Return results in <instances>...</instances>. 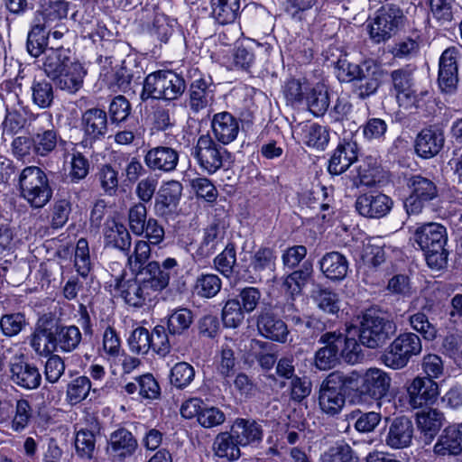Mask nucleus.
<instances>
[{
	"instance_id": "f257e3e1",
	"label": "nucleus",
	"mask_w": 462,
	"mask_h": 462,
	"mask_svg": "<svg viewBox=\"0 0 462 462\" xmlns=\"http://www.w3.org/2000/svg\"><path fill=\"white\" fill-rule=\"evenodd\" d=\"M150 256L149 244L145 240H138L134 244L133 253L127 257V264L149 291H161L169 284L171 274L167 271H162L158 262H148Z\"/></svg>"
},
{
	"instance_id": "f03ea898",
	"label": "nucleus",
	"mask_w": 462,
	"mask_h": 462,
	"mask_svg": "<svg viewBox=\"0 0 462 462\" xmlns=\"http://www.w3.org/2000/svg\"><path fill=\"white\" fill-rule=\"evenodd\" d=\"M423 251L427 264L431 269L440 270L445 267L448 251L445 245L448 241L446 227L440 224L430 222L418 226L411 237Z\"/></svg>"
},
{
	"instance_id": "7ed1b4c3",
	"label": "nucleus",
	"mask_w": 462,
	"mask_h": 462,
	"mask_svg": "<svg viewBox=\"0 0 462 462\" xmlns=\"http://www.w3.org/2000/svg\"><path fill=\"white\" fill-rule=\"evenodd\" d=\"M184 79L172 70H158L150 73L143 81L141 99H164L173 101L178 99L185 91Z\"/></svg>"
},
{
	"instance_id": "20e7f679",
	"label": "nucleus",
	"mask_w": 462,
	"mask_h": 462,
	"mask_svg": "<svg viewBox=\"0 0 462 462\" xmlns=\"http://www.w3.org/2000/svg\"><path fill=\"white\" fill-rule=\"evenodd\" d=\"M21 197L32 208H41L51 199L52 189L45 172L39 167L24 168L19 175Z\"/></svg>"
},
{
	"instance_id": "39448f33",
	"label": "nucleus",
	"mask_w": 462,
	"mask_h": 462,
	"mask_svg": "<svg viewBox=\"0 0 462 462\" xmlns=\"http://www.w3.org/2000/svg\"><path fill=\"white\" fill-rule=\"evenodd\" d=\"M352 382L353 378L342 372L330 373L319 387V405L320 410L329 416L338 414L346 402L345 389Z\"/></svg>"
},
{
	"instance_id": "423d86ee",
	"label": "nucleus",
	"mask_w": 462,
	"mask_h": 462,
	"mask_svg": "<svg viewBox=\"0 0 462 462\" xmlns=\"http://www.w3.org/2000/svg\"><path fill=\"white\" fill-rule=\"evenodd\" d=\"M404 20L405 16L400 6L394 4L383 5L368 25L370 38L375 43L388 41L398 32Z\"/></svg>"
},
{
	"instance_id": "0eeeda50",
	"label": "nucleus",
	"mask_w": 462,
	"mask_h": 462,
	"mask_svg": "<svg viewBox=\"0 0 462 462\" xmlns=\"http://www.w3.org/2000/svg\"><path fill=\"white\" fill-rule=\"evenodd\" d=\"M422 346L419 336L403 333L398 336L384 350L381 361L392 369H402L409 361L421 353Z\"/></svg>"
},
{
	"instance_id": "6e6552de",
	"label": "nucleus",
	"mask_w": 462,
	"mask_h": 462,
	"mask_svg": "<svg viewBox=\"0 0 462 462\" xmlns=\"http://www.w3.org/2000/svg\"><path fill=\"white\" fill-rule=\"evenodd\" d=\"M407 187L410 195L404 201V207L409 215L420 213L431 200L438 197L435 182L420 174L410 177Z\"/></svg>"
},
{
	"instance_id": "1a4fd4ad",
	"label": "nucleus",
	"mask_w": 462,
	"mask_h": 462,
	"mask_svg": "<svg viewBox=\"0 0 462 462\" xmlns=\"http://www.w3.org/2000/svg\"><path fill=\"white\" fill-rule=\"evenodd\" d=\"M360 342L372 349L382 346L396 332L393 319H356Z\"/></svg>"
},
{
	"instance_id": "9d476101",
	"label": "nucleus",
	"mask_w": 462,
	"mask_h": 462,
	"mask_svg": "<svg viewBox=\"0 0 462 462\" xmlns=\"http://www.w3.org/2000/svg\"><path fill=\"white\" fill-rule=\"evenodd\" d=\"M193 154L204 171L214 173L223 166L227 151L210 135L202 134L197 141Z\"/></svg>"
},
{
	"instance_id": "9b49d317",
	"label": "nucleus",
	"mask_w": 462,
	"mask_h": 462,
	"mask_svg": "<svg viewBox=\"0 0 462 462\" xmlns=\"http://www.w3.org/2000/svg\"><path fill=\"white\" fill-rule=\"evenodd\" d=\"M415 427L411 418L398 416L388 420L384 428L383 443L392 449H402L412 445Z\"/></svg>"
},
{
	"instance_id": "f8f14e48",
	"label": "nucleus",
	"mask_w": 462,
	"mask_h": 462,
	"mask_svg": "<svg viewBox=\"0 0 462 462\" xmlns=\"http://www.w3.org/2000/svg\"><path fill=\"white\" fill-rule=\"evenodd\" d=\"M390 78L392 89L395 92L399 105L404 107L415 106L419 98L414 88L413 69L411 66L393 70Z\"/></svg>"
},
{
	"instance_id": "ddd939ff",
	"label": "nucleus",
	"mask_w": 462,
	"mask_h": 462,
	"mask_svg": "<svg viewBox=\"0 0 462 462\" xmlns=\"http://www.w3.org/2000/svg\"><path fill=\"white\" fill-rule=\"evenodd\" d=\"M391 381L390 375L383 370L369 368L361 376L357 392L361 396L381 400L387 395Z\"/></svg>"
},
{
	"instance_id": "4468645a",
	"label": "nucleus",
	"mask_w": 462,
	"mask_h": 462,
	"mask_svg": "<svg viewBox=\"0 0 462 462\" xmlns=\"http://www.w3.org/2000/svg\"><path fill=\"white\" fill-rule=\"evenodd\" d=\"M33 131V149L37 154L46 155L56 147L57 134L53 129L52 116L50 113L44 112L37 116Z\"/></svg>"
},
{
	"instance_id": "2eb2a0df",
	"label": "nucleus",
	"mask_w": 462,
	"mask_h": 462,
	"mask_svg": "<svg viewBox=\"0 0 462 462\" xmlns=\"http://www.w3.org/2000/svg\"><path fill=\"white\" fill-rule=\"evenodd\" d=\"M100 424L94 417H89L84 427L75 426L74 445L76 454L82 459L90 460L96 451L97 436L100 433Z\"/></svg>"
},
{
	"instance_id": "dca6fc26",
	"label": "nucleus",
	"mask_w": 462,
	"mask_h": 462,
	"mask_svg": "<svg viewBox=\"0 0 462 462\" xmlns=\"http://www.w3.org/2000/svg\"><path fill=\"white\" fill-rule=\"evenodd\" d=\"M460 54L457 47L446 49L439 59V85L443 92L450 93L456 89L457 76V58Z\"/></svg>"
},
{
	"instance_id": "f3484780",
	"label": "nucleus",
	"mask_w": 462,
	"mask_h": 462,
	"mask_svg": "<svg viewBox=\"0 0 462 462\" xmlns=\"http://www.w3.org/2000/svg\"><path fill=\"white\" fill-rule=\"evenodd\" d=\"M393 200L383 193H365L356 201L358 213L365 217L380 218L386 216L393 207Z\"/></svg>"
},
{
	"instance_id": "a211bd4d",
	"label": "nucleus",
	"mask_w": 462,
	"mask_h": 462,
	"mask_svg": "<svg viewBox=\"0 0 462 462\" xmlns=\"http://www.w3.org/2000/svg\"><path fill=\"white\" fill-rule=\"evenodd\" d=\"M143 161L152 171L171 172L178 165L179 152L170 146L159 145L147 150Z\"/></svg>"
},
{
	"instance_id": "6ab92c4d",
	"label": "nucleus",
	"mask_w": 462,
	"mask_h": 462,
	"mask_svg": "<svg viewBox=\"0 0 462 462\" xmlns=\"http://www.w3.org/2000/svg\"><path fill=\"white\" fill-rule=\"evenodd\" d=\"M182 194V184L178 180L163 183L155 198L154 212L159 217L172 215L179 205Z\"/></svg>"
},
{
	"instance_id": "aec40b11",
	"label": "nucleus",
	"mask_w": 462,
	"mask_h": 462,
	"mask_svg": "<svg viewBox=\"0 0 462 462\" xmlns=\"http://www.w3.org/2000/svg\"><path fill=\"white\" fill-rule=\"evenodd\" d=\"M410 403L413 408L433 404L439 394V385L430 377H416L407 388Z\"/></svg>"
},
{
	"instance_id": "412c9836",
	"label": "nucleus",
	"mask_w": 462,
	"mask_h": 462,
	"mask_svg": "<svg viewBox=\"0 0 462 462\" xmlns=\"http://www.w3.org/2000/svg\"><path fill=\"white\" fill-rule=\"evenodd\" d=\"M105 63H107L110 69L103 66L101 76L109 89L114 92H126L130 89V84L133 79V73L125 65V61L113 65L111 58H106Z\"/></svg>"
},
{
	"instance_id": "4be33fe9",
	"label": "nucleus",
	"mask_w": 462,
	"mask_h": 462,
	"mask_svg": "<svg viewBox=\"0 0 462 462\" xmlns=\"http://www.w3.org/2000/svg\"><path fill=\"white\" fill-rule=\"evenodd\" d=\"M260 299L261 292L257 288H244L239 293V299H230L226 302L222 309V318L250 314L259 304Z\"/></svg>"
},
{
	"instance_id": "5701e85b",
	"label": "nucleus",
	"mask_w": 462,
	"mask_h": 462,
	"mask_svg": "<svg viewBox=\"0 0 462 462\" xmlns=\"http://www.w3.org/2000/svg\"><path fill=\"white\" fill-rule=\"evenodd\" d=\"M211 129L216 140L226 145L234 142L240 131V122L231 113H217L211 119Z\"/></svg>"
},
{
	"instance_id": "b1692460",
	"label": "nucleus",
	"mask_w": 462,
	"mask_h": 462,
	"mask_svg": "<svg viewBox=\"0 0 462 462\" xmlns=\"http://www.w3.org/2000/svg\"><path fill=\"white\" fill-rule=\"evenodd\" d=\"M81 126L87 141L101 140L108 131L106 112L96 107L86 110L81 117Z\"/></svg>"
},
{
	"instance_id": "393cba45",
	"label": "nucleus",
	"mask_w": 462,
	"mask_h": 462,
	"mask_svg": "<svg viewBox=\"0 0 462 462\" xmlns=\"http://www.w3.org/2000/svg\"><path fill=\"white\" fill-rule=\"evenodd\" d=\"M10 372L12 382L21 388L34 390L41 385L42 374L34 365L19 358L11 364Z\"/></svg>"
},
{
	"instance_id": "a878e982",
	"label": "nucleus",
	"mask_w": 462,
	"mask_h": 462,
	"mask_svg": "<svg viewBox=\"0 0 462 462\" xmlns=\"http://www.w3.org/2000/svg\"><path fill=\"white\" fill-rule=\"evenodd\" d=\"M344 333L336 332V340H340L339 356L351 365L356 364L363 358L362 349L356 339L357 336V327L352 322L345 323Z\"/></svg>"
},
{
	"instance_id": "bb28decb",
	"label": "nucleus",
	"mask_w": 462,
	"mask_h": 462,
	"mask_svg": "<svg viewBox=\"0 0 462 462\" xmlns=\"http://www.w3.org/2000/svg\"><path fill=\"white\" fill-rule=\"evenodd\" d=\"M357 158V143L354 141H344L333 152L328 170L331 174L339 175L356 162Z\"/></svg>"
},
{
	"instance_id": "cd10ccee",
	"label": "nucleus",
	"mask_w": 462,
	"mask_h": 462,
	"mask_svg": "<svg viewBox=\"0 0 462 462\" xmlns=\"http://www.w3.org/2000/svg\"><path fill=\"white\" fill-rule=\"evenodd\" d=\"M444 143L445 137L441 130L431 127L425 128L416 137L415 151L422 158H432L441 151Z\"/></svg>"
},
{
	"instance_id": "c85d7f7f",
	"label": "nucleus",
	"mask_w": 462,
	"mask_h": 462,
	"mask_svg": "<svg viewBox=\"0 0 462 462\" xmlns=\"http://www.w3.org/2000/svg\"><path fill=\"white\" fill-rule=\"evenodd\" d=\"M214 88L210 79H194L189 88V106L194 113L205 109L214 102Z\"/></svg>"
},
{
	"instance_id": "c756f323",
	"label": "nucleus",
	"mask_w": 462,
	"mask_h": 462,
	"mask_svg": "<svg viewBox=\"0 0 462 462\" xmlns=\"http://www.w3.org/2000/svg\"><path fill=\"white\" fill-rule=\"evenodd\" d=\"M85 76L86 70L82 64L72 61L51 80L60 89L74 94L82 88Z\"/></svg>"
},
{
	"instance_id": "7c9ffc66",
	"label": "nucleus",
	"mask_w": 462,
	"mask_h": 462,
	"mask_svg": "<svg viewBox=\"0 0 462 462\" xmlns=\"http://www.w3.org/2000/svg\"><path fill=\"white\" fill-rule=\"evenodd\" d=\"M53 335L52 319H39L31 345L40 356H48L57 351Z\"/></svg>"
},
{
	"instance_id": "2f4dec72",
	"label": "nucleus",
	"mask_w": 462,
	"mask_h": 462,
	"mask_svg": "<svg viewBox=\"0 0 462 462\" xmlns=\"http://www.w3.org/2000/svg\"><path fill=\"white\" fill-rule=\"evenodd\" d=\"M443 413L436 409L422 411L417 414V427L425 444L432 442L443 426Z\"/></svg>"
},
{
	"instance_id": "473e14b6",
	"label": "nucleus",
	"mask_w": 462,
	"mask_h": 462,
	"mask_svg": "<svg viewBox=\"0 0 462 462\" xmlns=\"http://www.w3.org/2000/svg\"><path fill=\"white\" fill-rule=\"evenodd\" d=\"M384 72L376 64L373 63L365 69L364 75L354 83V94L360 99H365L376 93Z\"/></svg>"
},
{
	"instance_id": "72a5a7b5",
	"label": "nucleus",
	"mask_w": 462,
	"mask_h": 462,
	"mask_svg": "<svg viewBox=\"0 0 462 462\" xmlns=\"http://www.w3.org/2000/svg\"><path fill=\"white\" fill-rule=\"evenodd\" d=\"M462 428L448 426L439 437L433 451L437 456H456L462 451Z\"/></svg>"
},
{
	"instance_id": "f704fd0d",
	"label": "nucleus",
	"mask_w": 462,
	"mask_h": 462,
	"mask_svg": "<svg viewBox=\"0 0 462 462\" xmlns=\"http://www.w3.org/2000/svg\"><path fill=\"white\" fill-rule=\"evenodd\" d=\"M321 340L327 343V346L321 347L316 352L315 365L319 370H328L334 367L339 358L340 340H336V332H330L323 335Z\"/></svg>"
},
{
	"instance_id": "c9c22d12",
	"label": "nucleus",
	"mask_w": 462,
	"mask_h": 462,
	"mask_svg": "<svg viewBox=\"0 0 462 462\" xmlns=\"http://www.w3.org/2000/svg\"><path fill=\"white\" fill-rule=\"evenodd\" d=\"M321 273L331 281L343 280L348 272V261L339 252L325 254L319 262Z\"/></svg>"
},
{
	"instance_id": "e433bc0d",
	"label": "nucleus",
	"mask_w": 462,
	"mask_h": 462,
	"mask_svg": "<svg viewBox=\"0 0 462 462\" xmlns=\"http://www.w3.org/2000/svg\"><path fill=\"white\" fill-rule=\"evenodd\" d=\"M132 237L127 228L115 220L109 221L104 227V242L106 247L116 248L130 254Z\"/></svg>"
},
{
	"instance_id": "4c0bfd02",
	"label": "nucleus",
	"mask_w": 462,
	"mask_h": 462,
	"mask_svg": "<svg viewBox=\"0 0 462 462\" xmlns=\"http://www.w3.org/2000/svg\"><path fill=\"white\" fill-rule=\"evenodd\" d=\"M69 51L60 48H50L43 52L42 69L48 78L53 79L59 73L68 66L71 61Z\"/></svg>"
},
{
	"instance_id": "58836bf2",
	"label": "nucleus",
	"mask_w": 462,
	"mask_h": 462,
	"mask_svg": "<svg viewBox=\"0 0 462 462\" xmlns=\"http://www.w3.org/2000/svg\"><path fill=\"white\" fill-rule=\"evenodd\" d=\"M234 437L241 446H247L255 442H259L263 438L262 426L252 420L236 419L232 428Z\"/></svg>"
},
{
	"instance_id": "ea45409f",
	"label": "nucleus",
	"mask_w": 462,
	"mask_h": 462,
	"mask_svg": "<svg viewBox=\"0 0 462 462\" xmlns=\"http://www.w3.org/2000/svg\"><path fill=\"white\" fill-rule=\"evenodd\" d=\"M276 254L270 247L262 246L254 252L250 260V268L260 279L270 277L275 270Z\"/></svg>"
},
{
	"instance_id": "a19ab883",
	"label": "nucleus",
	"mask_w": 462,
	"mask_h": 462,
	"mask_svg": "<svg viewBox=\"0 0 462 462\" xmlns=\"http://www.w3.org/2000/svg\"><path fill=\"white\" fill-rule=\"evenodd\" d=\"M241 0H210V16L219 24L233 23L239 15Z\"/></svg>"
},
{
	"instance_id": "79ce46f5",
	"label": "nucleus",
	"mask_w": 462,
	"mask_h": 462,
	"mask_svg": "<svg viewBox=\"0 0 462 462\" xmlns=\"http://www.w3.org/2000/svg\"><path fill=\"white\" fill-rule=\"evenodd\" d=\"M109 444L116 457L125 459L133 456L138 443L133 434L126 429H119L110 435Z\"/></svg>"
},
{
	"instance_id": "37998d69",
	"label": "nucleus",
	"mask_w": 462,
	"mask_h": 462,
	"mask_svg": "<svg viewBox=\"0 0 462 462\" xmlns=\"http://www.w3.org/2000/svg\"><path fill=\"white\" fill-rule=\"evenodd\" d=\"M309 111L315 116H322L328 111L330 98L328 88L322 83L310 87L305 96Z\"/></svg>"
},
{
	"instance_id": "c03bdc74",
	"label": "nucleus",
	"mask_w": 462,
	"mask_h": 462,
	"mask_svg": "<svg viewBox=\"0 0 462 462\" xmlns=\"http://www.w3.org/2000/svg\"><path fill=\"white\" fill-rule=\"evenodd\" d=\"M226 235L224 226L218 223H212L204 230V236L197 254L201 257H208L215 254L220 245H223Z\"/></svg>"
},
{
	"instance_id": "a18cd8bd",
	"label": "nucleus",
	"mask_w": 462,
	"mask_h": 462,
	"mask_svg": "<svg viewBox=\"0 0 462 462\" xmlns=\"http://www.w3.org/2000/svg\"><path fill=\"white\" fill-rule=\"evenodd\" d=\"M240 444L234 437V432L225 431L218 433L213 442V450L216 456L229 461L236 460L241 457Z\"/></svg>"
},
{
	"instance_id": "49530a36",
	"label": "nucleus",
	"mask_w": 462,
	"mask_h": 462,
	"mask_svg": "<svg viewBox=\"0 0 462 462\" xmlns=\"http://www.w3.org/2000/svg\"><path fill=\"white\" fill-rule=\"evenodd\" d=\"M117 290L126 303L132 306H140L147 296H150L149 290L138 281L135 276L133 280L120 282L117 283Z\"/></svg>"
},
{
	"instance_id": "de8ad7c7",
	"label": "nucleus",
	"mask_w": 462,
	"mask_h": 462,
	"mask_svg": "<svg viewBox=\"0 0 462 462\" xmlns=\"http://www.w3.org/2000/svg\"><path fill=\"white\" fill-rule=\"evenodd\" d=\"M53 335L56 349L63 352L72 351L81 340V333L75 326L63 327L53 323Z\"/></svg>"
},
{
	"instance_id": "09e8293b",
	"label": "nucleus",
	"mask_w": 462,
	"mask_h": 462,
	"mask_svg": "<svg viewBox=\"0 0 462 462\" xmlns=\"http://www.w3.org/2000/svg\"><path fill=\"white\" fill-rule=\"evenodd\" d=\"M32 101L39 108L45 109L51 106L54 100V89L51 82L46 79H34L31 86Z\"/></svg>"
},
{
	"instance_id": "8fccbe9b",
	"label": "nucleus",
	"mask_w": 462,
	"mask_h": 462,
	"mask_svg": "<svg viewBox=\"0 0 462 462\" xmlns=\"http://www.w3.org/2000/svg\"><path fill=\"white\" fill-rule=\"evenodd\" d=\"M45 24H42L41 19L35 17L34 24L28 33L27 51L33 57H39L47 50V37Z\"/></svg>"
},
{
	"instance_id": "3c124183",
	"label": "nucleus",
	"mask_w": 462,
	"mask_h": 462,
	"mask_svg": "<svg viewBox=\"0 0 462 462\" xmlns=\"http://www.w3.org/2000/svg\"><path fill=\"white\" fill-rule=\"evenodd\" d=\"M303 143L309 147L324 149L329 141L326 127L318 124H306L301 127Z\"/></svg>"
},
{
	"instance_id": "603ef678",
	"label": "nucleus",
	"mask_w": 462,
	"mask_h": 462,
	"mask_svg": "<svg viewBox=\"0 0 462 462\" xmlns=\"http://www.w3.org/2000/svg\"><path fill=\"white\" fill-rule=\"evenodd\" d=\"M321 462H357L353 448L346 443H336L321 455Z\"/></svg>"
},
{
	"instance_id": "864d4df0",
	"label": "nucleus",
	"mask_w": 462,
	"mask_h": 462,
	"mask_svg": "<svg viewBox=\"0 0 462 462\" xmlns=\"http://www.w3.org/2000/svg\"><path fill=\"white\" fill-rule=\"evenodd\" d=\"M257 327L263 336L276 341H284L288 335L283 319H257Z\"/></svg>"
},
{
	"instance_id": "5fc2aeb1",
	"label": "nucleus",
	"mask_w": 462,
	"mask_h": 462,
	"mask_svg": "<svg viewBox=\"0 0 462 462\" xmlns=\"http://www.w3.org/2000/svg\"><path fill=\"white\" fill-rule=\"evenodd\" d=\"M420 36L413 33L397 42L392 49V54L398 59H408L416 56L420 51Z\"/></svg>"
},
{
	"instance_id": "6e6d98bb",
	"label": "nucleus",
	"mask_w": 462,
	"mask_h": 462,
	"mask_svg": "<svg viewBox=\"0 0 462 462\" xmlns=\"http://www.w3.org/2000/svg\"><path fill=\"white\" fill-rule=\"evenodd\" d=\"M148 223L147 208L143 203L137 202L128 210V226L132 233L143 236L145 233L143 226Z\"/></svg>"
},
{
	"instance_id": "4d7b16f0",
	"label": "nucleus",
	"mask_w": 462,
	"mask_h": 462,
	"mask_svg": "<svg viewBox=\"0 0 462 462\" xmlns=\"http://www.w3.org/2000/svg\"><path fill=\"white\" fill-rule=\"evenodd\" d=\"M14 417L10 419V427L14 432H22L29 424L32 417V408L29 402L20 399L14 404Z\"/></svg>"
},
{
	"instance_id": "13d9d810",
	"label": "nucleus",
	"mask_w": 462,
	"mask_h": 462,
	"mask_svg": "<svg viewBox=\"0 0 462 462\" xmlns=\"http://www.w3.org/2000/svg\"><path fill=\"white\" fill-rule=\"evenodd\" d=\"M195 370L186 362L177 363L171 370L170 382L178 389H184L194 379Z\"/></svg>"
},
{
	"instance_id": "bf43d9fd",
	"label": "nucleus",
	"mask_w": 462,
	"mask_h": 462,
	"mask_svg": "<svg viewBox=\"0 0 462 462\" xmlns=\"http://www.w3.org/2000/svg\"><path fill=\"white\" fill-rule=\"evenodd\" d=\"M69 12V3L64 0H56L50 2L49 5L43 9L42 13L37 12L35 17L42 18L45 28L48 24L60 21L67 17Z\"/></svg>"
},
{
	"instance_id": "052dcab7",
	"label": "nucleus",
	"mask_w": 462,
	"mask_h": 462,
	"mask_svg": "<svg viewBox=\"0 0 462 462\" xmlns=\"http://www.w3.org/2000/svg\"><path fill=\"white\" fill-rule=\"evenodd\" d=\"M310 88L306 79H291L283 86V95L291 104H301Z\"/></svg>"
},
{
	"instance_id": "680f3d73",
	"label": "nucleus",
	"mask_w": 462,
	"mask_h": 462,
	"mask_svg": "<svg viewBox=\"0 0 462 462\" xmlns=\"http://www.w3.org/2000/svg\"><path fill=\"white\" fill-rule=\"evenodd\" d=\"M131 105L125 97L118 95L109 104L108 115L111 124L125 122L131 114Z\"/></svg>"
},
{
	"instance_id": "e2e57ef3",
	"label": "nucleus",
	"mask_w": 462,
	"mask_h": 462,
	"mask_svg": "<svg viewBox=\"0 0 462 462\" xmlns=\"http://www.w3.org/2000/svg\"><path fill=\"white\" fill-rule=\"evenodd\" d=\"M91 389L88 377L79 376L72 380L67 388V399L71 404H76L87 398Z\"/></svg>"
},
{
	"instance_id": "0e129e2a",
	"label": "nucleus",
	"mask_w": 462,
	"mask_h": 462,
	"mask_svg": "<svg viewBox=\"0 0 462 462\" xmlns=\"http://www.w3.org/2000/svg\"><path fill=\"white\" fill-rule=\"evenodd\" d=\"M195 291L205 298L214 297L221 289V281L216 274H202L195 283Z\"/></svg>"
},
{
	"instance_id": "69168bd1",
	"label": "nucleus",
	"mask_w": 462,
	"mask_h": 462,
	"mask_svg": "<svg viewBox=\"0 0 462 462\" xmlns=\"http://www.w3.org/2000/svg\"><path fill=\"white\" fill-rule=\"evenodd\" d=\"M97 177L102 189L108 195H115L118 189V172L110 165L103 164L98 169Z\"/></svg>"
},
{
	"instance_id": "338daca9",
	"label": "nucleus",
	"mask_w": 462,
	"mask_h": 462,
	"mask_svg": "<svg viewBox=\"0 0 462 462\" xmlns=\"http://www.w3.org/2000/svg\"><path fill=\"white\" fill-rule=\"evenodd\" d=\"M90 163L88 160L79 151L73 150L70 159V170L69 177L72 182L84 180L89 173Z\"/></svg>"
},
{
	"instance_id": "774afa93",
	"label": "nucleus",
	"mask_w": 462,
	"mask_h": 462,
	"mask_svg": "<svg viewBox=\"0 0 462 462\" xmlns=\"http://www.w3.org/2000/svg\"><path fill=\"white\" fill-rule=\"evenodd\" d=\"M236 263V248L232 243L227 244L225 249L214 260L217 270L226 277L233 273Z\"/></svg>"
}]
</instances>
